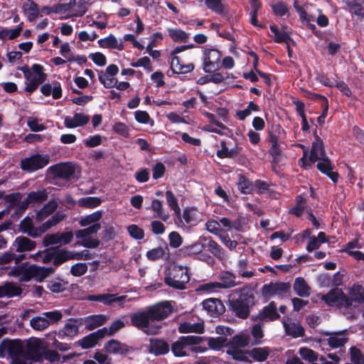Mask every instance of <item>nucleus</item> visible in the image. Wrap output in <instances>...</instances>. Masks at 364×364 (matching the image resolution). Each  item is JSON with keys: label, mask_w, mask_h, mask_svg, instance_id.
Returning <instances> with one entry per match:
<instances>
[{"label": "nucleus", "mask_w": 364, "mask_h": 364, "mask_svg": "<svg viewBox=\"0 0 364 364\" xmlns=\"http://www.w3.org/2000/svg\"><path fill=\"white\" fill-rule=\"evenodd\" d=\"M237 297L228 299V308L232 314L240 319H247L250 314L251 309L257 304L253 289L245 286L237 290Z\"/></svg>", "instance_id": "1"}, {"label": "nucleus", "mask_w": 364, "mask_h": 364, "mask_svg": "<svg viewBox=\"0 0 364 364\" xmlns=\"http://www.w3.org/2000/svg\"><path fill=\"white\" fill-rule=\"evenodd\" d=\"M204 339V337L199 336H182L171 343L170 349L177 358L188 356L189 352L204 353L207 348L199 346Z\"/></svg>", "instance_id": "2"}, {"label": "nucleus", "mask_w": 364, "mask_h": 364, "mask_svg": "<svg viewBox=\"0 0 364 364\" xmlns=\"http://www.w3.org/2000/svg\"><path fill=\"white\" fill-rule=\"evenodd\" d=\"M190 281V274L187 267L173 264L165 270L164 283L175 289L184 290Z\"/></svg>", "instance_id": "3"}, {"label": "nucleus", "mask_w": 364, "mask_h": 364, "mask_svg": "<svg viewBox=\"0 0 364 364\" xmlns=\"http://www.w3.org/2000/svg\"><path fill=\"white\" fill-rule=\"evenodd\" d=\"M23 343L20 339H3L0 343V357L8 355L11 358V364H26L23 358Z\"/></svg>", "instance_id": "4"}, {"label": "nucleus", "mask_w": 364, "mask_h": 364, "mask_svg": "<svg viewBox=\"0 0 364 364\" xmlns=\"http://www.w3.org/2000/svg\"><path fill=\"white\" fill-rule=\"evenodd\" d=\"M50 161L48 154H35L29 157L23 158L21 160L20 168L22 171L33 173L44 168Z\"/></svg>", "instance_id": "5"}, {"label": "nucleus", "mask_w": 364, "mask_h": 364, "mask_svg": "<svg viewBox=\"0 0 364 364\" xmlns=\"http://www.w3.org/2000/svg\"><path fill=\"white\" fill-rule=\"evenodd\" d=\"M44 350L45 348L40 339L29 341L26 345L25 350H23V358L26 361L42 362Z\"/></svg>", "instance_id": "6"}, {"label": "nucleus", "mask_w": 364, "mask_h": 364, "mask_svg": "<svg viewBox=\"0 0 364 364\" xmlns=\"http://www.w3.org/2000/svg\"><path fill=\"white\" fill-rule=\"evenodd\" d=\"M221 52L216 48H206L203 51V70L206 73L215 72L220 68Z\"/></svg>", "instance_id": "7"}, {"label": "nucleus", "mask_w": 364, "mask_h": 364, "mask_svg": "<svg viewBox=\"0 0 364 364\" xmlns=\"http://www.w3.org/2000/svg\"><path fill=\"white\" fill-rule=\"evenodd\" d=\"M280 318L277 312V306L274 301L264 306L257 314L252 315L250 320L253 322L261 321L263 323L274 321Z\"/></svg>", "instance_id": "8"}, {"label": "nucleus", "mask_w": 364, "mask_h": 364, "mask_svg": "<svg viewBox=\"0 0 364 364\" xmlns=\"http://www.w3.org/2000/svg\"><path fill=\"white\" fill-rule=\"evenodd\" d=\"M147 311L151 321H160L173 312V306L169 301H164L149 306Z\"/></svg>", "instance_id": "9"}, {"label": "nucleus", "mask_w": 364, "mask_h": 364, "mask_svg": "<svg viewBox=\"0 0 364 364\" xmlns=\"http://www.w3.org/2000/svg\"><path fill=\"white\" fill-rule=\"evenodd\" d=\"M48 170L55 178L65 180H70L75 173V167L72 162L59 163L50 166Z\"/></svg>", "instance_id": "10"}, {"label": "nucleus", "mask_w": 364, "mask_h": 364, "mask_svg": "<svg viewBox=\"0 0 364 364\" xmlns=\"http://www.w3.org/2000/svg\"><path fill=\"white\" fill-rule=\"evenodd\" d=\"M130 319L131 324L133 326L146 332V333L156 334L158 333L157 330L151 331L149 329V323L151 321L147 310L145 311H138L132 314Z\"/></svg>", "instance_id": "11"}, {"label": "nucleus", "mask_w": 364, "mask_h": 364, "mask_svg": "<svg viewBox=\"0 0 364 364\" xmlns=\"http://www.w3.org/2000/svg\"><path fill=\"white\" fill-rule=\"evenodd\" d=\"M291 285L288 282H270L262 286V295L264 297H270L273 295H282L289 291Z\"/></svg>", "instance_id": "12"}, {"label": "nucleus", "mask_w": 364, "mask_h": 364, "mask_svg": "<svg viewBox=\"0 0 364 364\" xmlns=\"http://www.w3.org/2000/svg\"><path fill=\"white\" fill-rule=\"evenodd\" d=\"M170 348L169 343L164 338L154 337L149 340L147 350L150 354L160 356L168 353Z\"/></svg>", "instance_id": "13"}, {"label": "nucleus", "mask_w": 364, "mask_h": 364, "mask_svg": "<svg viewBox=\"0 0 364 364\" xmlns=\"http://www.w3.org/2000/svg\"><path fill=\"white\" fill-rule=\"evenodd\" d=\"M127 298L126 295L117 296L114 294H91L87 296V299L91 301L102 302L107 306L112 305L113 303H118L120 306H122V304L127 301Z\"/></svg>", "instance_id": "14"}, {"label": "nucleus", "mask_w": 364, "mask_h": 364, "mask_svg": "<svg viewBox=\"0 0 364 364\" xmlns=\"http://www.w3.org/2000/svg\"><path fill=\"white\" fill-rule=\"evenodd\" d=\"M107 334V327H103L97 331L90 333L79 340L77 343L82 349H89L95 346L97 342L103 338Z\"/></svg>", "instance_id": "15"}, {"label": "nucleus", "mask_w": 364, "mask_h": 364, "mask_svg": "<svg viewBox=\"0 0 364 364\" xmlns=\"http://www.w3.org/2000/svg\"><path fill=\"white\" fill-rule=\"evenodd\" d=\"M104 349L106 352L111 354H119L121 355H126L134 351L132 346L126 343H121L118 340L111 339L104 345Z\"/></svg>", "instance_id": "16"}, {"label": "nucleus", "mask_w": 364, "mask_h": 364, "mask_svg": "<svg viewBox=\"0 0 364 364\" xmlns=\"http://www.w3.org/2000/svg\"><path fill=\"white\" fill-rule=\"evenodd\" d=\"M11 274L19 277L21 282H28L32 278H35L34 264L28 265V262H23L14 267Z\"/></svg>", "instance_id": "17"}, {"label": "nucleus", "mask_w": 364, "mask_h": 364, "mask_svg": "<svg viewBox=\"0 0 364 364\" xmlns=\"http://www.w3.org/2000/svg\"><path fill=\"white\" fill-rule=\"evenodd\" d=\"M317 161V169L323 174L327 176L334 183H337L339 178V174L338 172L333 171V165L329 158L326 156Z\"/></svg>", "instance_id": "18"}, {"label": "nucleus", "mask_w": 364, "mask_h": 364, "mask_svg": "<svg viewBox=\"0 0 364 364\" xmlns=\"http://www.w3.org/2000/svg\"><path fill=\"white\" fill-rule=\"evenodd\" d=\"M203 307L208 311L212 316H219L225 311V307L219 299H205L202 303Z\"/></svg>", "instance_id": "19"}, {"label": "nucleus", "mask_w": 364, "mask_h": 364, "mask_svg": "<svg viewBox=\"0 0 364 364\" xmlns=\"http://www.w3.org/2000/svg\"><path fill=\"white\" fill-rule=\"evenodd\" d=\"M325 156H326V153L323 141L320 137H317V141L312 143L309 161L311 163H315L317 160Z\"/></svg>", "instance_id": "20"}, {"label": "nucleus", "mask_w": 364, "mask_h": 364, "mask_svg": "<svg viewBox=\"0 0 364 364\" xmlns=\"http://www.w3.org/2000/svg\"><path fill=\"white\" fill-rule=\"evenodd\" d=\"M90 121L88 115L82 113H75L73 117H66L64 124L67 128L74 129L87 124Z\"/></svg>", "instance_id": "21"}, {"label": "nucleus", "mask_w": 364, "mask_h": 364, "mask_svg": "<svg viewBox=\"0 0 364 364\" xmlns=\"http://www.w3.org/2000/svg\"><path fill=\"white\" fill-rule=\"evenodd\" d=\"M22 292V288L16 285L13 282H6L2 286H0V298L5 296L12 298L20 296Z\"/></svg>", "instance_id": "22"}, {"label": "nucleus", "mask_w": 364, "mask_h": 364, "mask_svg": "<svg viewBox=\"0 0 364 364\" xmlns=\"http://www.w3.org/2000/svg\"><path fill=\"white\" fill-rule=\"evenodd\" d=\"M218 282L221 289H230L237 285L236 275L230 271H221L218 275Z\"/></svg>", "instance_id": "23"}, {"label": "nucleus", "mask_w": 364, "mask_h": 364, "mask_svg": "<svg viewBox=\"0 0 364 364\" xmlns=\"http://www.w3.org/2000/svg\"><path fill=\"white\" fill-rule=\"evenodd\" d=\"M270 353V349L267 346L264 347H255L250 350H246V354L248 357L253 359L257 362H264L269 357Z\"/></svg>", "instance_id": "24"}, {"label": "nucleus", "mask_w": 364, "mask_h": 364, "mask_svg": "<svg viewBox=\"0 0 364 364\" xmlns=\"http://www.w3.org/2000/svg\"><path fill=\"white\" fill-rule=\"evenodd\" d=\"M51 250H54L53 265L55 267H58L68 260L73 259V251L60 249L58 247H51Z\"/></svg>", "instance_id": "25"}, {"label": "nucleus", "mask_w": 364, "mask_h": 364, "mask_svg": "<svg viewBox=\"0 0 364 364\" xmlns=\"http://www.w3.org/2000/svg\"><path fill=\"white\" fill-rule=\"evenodd\" d=\"M146 257L151 261H156L159 259L167 260L170 257V252L168 245L151 249L146 252Z\"/></svg>", "instance_id": "26"}, {"label": "nucleus", "mask_w": 364, "mask_h": 364, "mask_svg": "<svg viewBox=\"0 0 364 364\" xmlns=\"http://www.w3.org/2000/svg\"><path fill=\"white\" fill-rule=\"evenodd\" d=\"M107 321V318L103 314L90 315L84 318L85 328L88 331H92L96 328L104 325Z\"/></svg>", "instance_id": "27"}, {"label": "nucleus", "mask_w": 364, "mask_h": 364, "mask_svg": "<svg viewBox=\"0 0 364 364\" xmlns=\"http://www.w3.org/2000/svg\"><path fill=\"white\" fill-rule=\"evenodd\" d=\"M97 43L102 48L117 49L119 50L124 49L123 43H119L117 38L113 34H109L106 38H100L98 40Z\"/></svg>", "instance_id": "28"}, {"label": "nucleus", "mask_w": 364, "mask_h": 364, "mask_svg": "<svg viewBox=\"0 0 364 364\" xmlns=\"http://www.w3.org/2000/svg\"><path fill=\"white\" fill-rule=\"evenodd\" d=\"M58 208V203L51 200L48 201L43 207L39 210L36 214V220L37 222H42L50 215L53 213Z\"/></svg>", "instance_id": "29"}, {"label": "nucleus", "mask_w": 364, "mask_h": 364, "mask_svg": "<svg viewBox=\"0 0 364 364\" xmlns=\"http://www.w3.org/2000/svg\"><path fill=\"white\" fill-rule=\"evenodd\" d=\"M30 4L25 3L22 6V10L24 15L27 17L29 22H33L39 16L38 5L33 1H29Z\"/></svg>", "instance_id": "30"}, {"label": "nucleus", "mask_w": 364, "mask_h": 364, "mask_svg": "<svg viewBox=\"0 0 364 364\" xmlns=\"http://www.w3.org/2000/svg\"><path fill=\"white\" fill-rule=\"evenodd\" d=\"M16 251L19 252L31 251L36 247V242L25 236H18L15 240Z\"/></svg>", "instance_id": "31"}, {"label": "nucleus", "mask_w": 364, "mask_h": 364, "mask_svg": "<svg viewBox=\"0 0 364 364\" xmlns=\"http://www.w3.org/2000/svg\"><path fill=\"white\" fill-rule=\"evenodd\" d=\"M40 90L45 96H50L52 94L54 100H58L62 97V88L60 82H57L53 87L50 83L43 85Z\"/></svg>", "instance_id": "32"}, {"label": "nucleus", "mask_w": 364, "mask_h": 364, "mask_svg": "<svg viewBox=\"0 0 364 364\" xmlns=\"http://www.w3.org/2000/svg\"><path fill=\"white\" fill-rule=\"evenodd\" d=\"M293 289L296 294L301 297H306L310 295V287L303 277H296L294 280Z\"/></svg>", "instance_id": "33"}, {"label": "nucleus", "mask_w": 364, "mask_h": 364, "mask_svg": "<svg viewBox=\"0 0 364 364\" xmlns=\"http://www.w3.org/2000/svg\"><path fill=\"white\" fill-rule=\"evenodd\" d=\"M178 331L181 333H203L204 331V325L201 323H191L190 322H183L178 326Z\"/></svg>", "instance_id": "34"}, {"label": "nucleus", "mask_w": 364, "mask_h": 364, "mask_svg": "<svg viewBox=\"0 0 364 364\" xmlns=\"http://www.w3.org/2000/svg\"><path fill=\"white\" fill-rule=\"evenodd\" d=\"M349 299H352V305L353 302L358 304L364 303V287L360 284H355L349 289Z\"/></svg>", "instance_id": "35"}, {"label": "nucleus", "mask_w": 364, "mask_h": 364, "mask_svg": "<svg viewBox=\"0 0 364 364\" xmlns=\"http://www.w3.org/2000/svg\"><path fill=\"white\" fill-rule=\"evenodd\" d=\"M344 334V331L334 332L327 338V343L332 348H337L343 346L348 341L346 336H341Z\"/></svg>", "instance_id": "36"}, {"label": "nucleus", "mask_w": 364, "mask_h": 364, "mask_svg": "<svg viewBox=\"0 0 364 364\" xmlns=\"http://www.w3.org/2000/svg\"><path fill=\"white\" fill-rule=\"evenodd\" d=\"M237 188L242 193L251 194L255 191L254 182L244 175H239Z\"/></svg>", "instance_id": "37"}, {"label": "nucleus", "mask_w": 364, "mask_h": 364, "mask_svg": "<svg viewBox=\"0 0 364 364\" xmlns=\"http://www.w3.org/2000/svg\"><path fill=\"white\" fill-rule=\"evenodd\" d=\"M286 333L296 338L303 337L305 333L304 327L299 323H284Z\"/></svg>", "instance_id": "38"}, {"label": "nucleus", "mask_w": 364, "mask_h": 364, "mask_svg": "<svg viewBox=\"0 0 364 364\" xmlns=\"http://www.w3.org/2000/svg\"><path fill=\"white\" fill-rule=\"evenodd\" d=\"M203 249V244L200 242H196L189 245H184L180 249V252L183 256H192L200 254Z\"/></svg>", "instance_id": "39"}, {"label": "nucleus", "mask_w": 364, "mask_h": 364, "mask_svg": "<svg viewBox=\"0 0 364 364\" xmlns=\"http://www.w3.org/2000/svg\"><path fill=\"white\" fill-rule=\"evenodd\" d=\"M281 132H284L279 124H272L267 128V140L271 144H279Z\"/></svg>", "instance_id": "40"}, {"label": "nucleus", "mask_w": 364, "mask_h": 364, "mask_svg": "<svg viewBox=\"0 0 364 364\" xmlns=\"http://www.w3.org/2000/svg\"><path fill=\"white\" fill-rule=\"evenodd\" d=\"M47 79V75L43 73L38 76H34L28 83H26L24 90L30 94L36 91L39 85L45 82Z\"/></svg>", "instance_id": "41"}, {"label": "nucleus", "mask_w": 364, "mask_h": 364, "mask_svg": "<svg viewBox=\"0 0 364 364\" xmlns=\"http://www.w3.org/2000/svg\"><path fill=\"white\" fill-rule=\"evenodd\" d=\"M23 23H21L17 27L12 29L1 28L0 29V39L13 40L18 37L23 30Z\"/></svg>", "instance_id": "42"}, {"label": "nucleus", "mask_w": 364, "mask_h": 364, "mask_svg": "<svg viewBox=\"0 0 364 364\" xmlns=\"http://www.w3.org/2000/svg\"><path fill=\"white\" fill-rule=\"evenodd\" d=\"M27 198L31 203H42L48 199V193L46 189L31 191L28 193Z\"/></svg>", "instance_id": "43"}, {"label": "nucleus", "mask_w": 364, "mask_h": 364, "mask_svg": "<svg viewBox=\"0 0 364 364\" xmlns=\"http://www.w3.org/2000/svg\"><path fill=\"white\" fill-rule=\"evenodd\" d=\"M35 278L36 282H42L44 279L53 274L55 269L53 267H38L34 264Z\"/></svg>", "instance_id": "44"}, {"label": "nucleus", "mask_w": 364, "mask_h": 364, "mask_svg": "<svg viewBox=\"0 0 364 364\" xmlns=\"http://www.w3.org/2000/svg\"><path fill=\"white\" fill-rule=\"evenodd\" d=\"M30 325L33 329L42 331L50 326V322L44 316H35L30 321Z\"/></svg>", "instance_id": "45"}, {"label": "nucleus", "mask_w": 364, "mask_h": 364, "mask_svg": "<svg viewBox=\"0 0 364 364\" xmlns=\"http://www.w3.org/2000/svg\"><path fill=\"white\" fill-rule=\"evenodd\" d=\"M334 306L341 310H347L355 308L356 305H352V299H350L349 297L343 291L341 294H339L338 299H337Z\"/></svg>", "instance_id": "46"}, {"label": "nucleus", "mask_w": 364, "mask_h": 364, "mask_svg": "<svg viewBox=\"0 0 364 364\" xmlns=\"http://www.w3.org/2000/svg\"><path fill=\"white\" fill-rule=\"evenodd\" d=\"M344 2L352 14L360 18L364 17V7L361 4L358 3L355 0H346Z\"/></svg>", "instance_id": "47"}, {"label": "nucleus", "mask_w": 364, "mask_h": 364, "mask_svg": "<svg viewBox=\"0 0 364 364\" xmlns=\"http://www.w3.org/2000/svg\"><path fill=\"white\" fill-rule=\"evenodd\" d=\"M342 291L343 290L337 287L332 289L326 294H323L321 299L327 305L334 306L335 303L337 299H338L339 294H341Z\"/></svg>", "instance_id": "48"}, {"label": "nucleus", "mask_w": 364, "mask_h": 364, "mask_svg": "<svg viewBox=\"0 0 364 364\" xmlns=\"http://www.w3.org/2000/svg\"><path fill=\"white\" fill-rule=\"evenodd\" d=\"M342 291L343 290L337 287L332 289L326 294H323L321 299L327 305L334 306L335 303L337 299H338L339 294H341Z\"/></svg>", "instance_id": "49"}, {"label": "nucleus", "mask_w": 364, "mask_h": 364, "mask_svg": "<svg viewBox=\"0 0 364 364\" xmlns=\"http://www.w3.org/2000/svg\"><path fill=\"white\" fill-rule=\"evenodd\" d=\"M168 35L174 42L186 43L189 38V34L178 28L168 29Z\"/></svg>", "instance_id": "50"}, {"label": "nucleus", "mask_w": 364, "mask_h": 364, "mask_svg": "<svg viewBox=\"0 0 364 364\" xmlns=\"http://www.w3.org/2000/svg\"><path fill=\"white\" fill-rule=\"evenodd\" d=\"M263 326V322L258 321V323L253 325L251 328V334L253 338L255 339V345H259L262 343V338L264 336Z\"/></svg>", "instance_id": "51"}, {"label": "nucleus", "mask_w": 364, "mask_h": 364, "mask_svg": "<svg viewBox=\"0 0 364 364\" xmlns=\"http://www.w3.org/2000/svg\"><path fill=\"white\" fill-rule=\"evenodd\" d=\"M226 353L232 355V358L235 360L252 363V360L246 355V350H242L237 348H230L227 350Z\"/></svg>", "instance_id": "52"}, {"label": "nucleus", "mask_w": 364, "mask_h": 364, "mask_svg": "<svg viewBox=\"0 0 364 364\" xmlns=\"http://www.w3.org/2000/svg\"><path fill=\"white\" fill-rule=\"evenodd\" d=\"M270 31L274 33V41L276 43H286L289 41H291V38L289 33L286 31L281 32L276 25H271L269 27Z\"/></svg>", "instance_id": "53"}, {"label": "nucleus", "mask_w": 364, "mask_h": 364, "mask_svg": "<svg viewBox=\"0 0 364 364\" xmlns=\"http://www.w3.org/2000/svg\"><path fill=\"white\" fill-rule=\"evenodd\" d=\"M102 203V200L100 198L89 196L85 198H82L79 200L78 204L80 207L87 208H95Z\"/></svg>", "instance_id": "54"}, {"label": "nucleus", "mask_w": 364, "mask_h": 364, "mask_svg": "<svg viewBox=\"0 0 364 364\" xmlns=\"http://www.w3.org/2000/svg\"><path fill=\"white\" fill-rule=\"evenodd\" d=\"M101 225L100 223H95L92 225L89 226L87 228L79 230L75 232V235L77 238L85 239L90 237V235L95 234L100 230Z\"/></svg>", "instance_id": "55"}, {"label": "nucleus", "mask_w": 364, "mask_h": 364, "mask_svg": "<svg viewBox=\"0 0 364 364\" xmlns=\"http://www.w3.org/2000/svg\"><path fill=\"white\" fill-rule=\"evenodd\" d=\"M151 209L154 212L155 218H159L163 220L164 221H167L169 218V215L168 214H164L163 210V205L162 202L158 199H154L151 201Z\"/></svg>", "instance_id": "56"}, {"label": "nucleus", "mask_w": 364, "mask_h": 364, "mask_svg": "<svg viewBox=\"0 0 364 364\" xmlns=\"http://www.w3.org/2000/svg\"><path fill=\"white\" fill-rule=\"evenodd\" d=\"M227 341L228 339L223 336L210 337L208 338V345L212 350H220L224 346H228Z\"/></svg>", "instance_id": "57"}, {"label": "nucleus", "mask_w": 364, "mask_h": 364, "mask_svg": "<svg viewBox=\"0 0 364 364\" xmlns=\"http://www.w3.org/2000/svg\"><path fill=\"white\" fill-rule=\"evenodd\" d=\"M64 335L69 337H74L78 333L79 327L77 324V320L70 318L63 327Z\"/></svg>", "instance_id": "58"}, {"label": "nucleus", "mask_w": 364, "mask_h": 364, "mask_svg": "<svg viewBox=\"0 0 364 364\" xmlns=\"http://www.w3.org/2000/svg\"><path fill=\"white\" fill-rule=\"evenodd\" d=\"M102 216V212L101 210H97L92 214L87 215L85 217L82 218L79 224L82 227H86L92 223H97Z\"/></svg>", "instance_id": "59"}, {"label": "nucleus", "mask_w": 364, "mask_h": 364, "mask_svg": "<svg viewBox=\"0 0 364 364\" xmlns=\"http://www.w3.org/2000/svg\"><path fill=\"white\" fill-rule=\"evenodd\" d=\"M166 199L168 206L175 213L178 215L181 214V208L178 204V200L171 191H166Z\"/></svg>", "instance_id": "60"}, {"label": "nucleus", "mask_w": 364, "mask_h": 364, "mask_svg": "<svg viewBox=\"0 0 364 364\" xmlns=\"http://www.w3.org/2000/svg\"><path fill=\"white\" fill-rule=\"evenodd\" d=\"M208 250L219 259H223L225 256L223 247L212 239L208 241Z\"/></svg>", "instance_id": "61"}, {"label": "nucleus", "mask_w": 364, "mask_h": 364, "mask_svg": "<svg viewBox=\"0 0 364 364\" xmlns=\"http://www.w3.org/2000/svg\"><path fill=\"white\" fill-rule=\"evenodd\" d=\"M299 353L304 360L309 362L313 363L318 360V353L311 348L306 347L300 348Z\"/></svg>", "instance_id": "62"}, {"label": "nucleus", "mask_w": 364, "mask_h": 364, "mask_svg": "<svg viewBox=\"0 0 364 364\" xmlns=\"http://www.w3.org/2000/svg\"><path fill=\"white\" fill-rule=\"evenodd\" d=\"M248 343V338L245 336L235 335L228 344L230 348H239L247 346Z\"/></svg>", "instance_id": "63"}, {"label": "nucleus", "mask_w": 364, "mask_h": 364, "mask_svg": "<svg viewBox=\"0 0 364 364\" xmlns=\"http://www.w3.org/2000/svg\"><path fill=\"white\" fill-rule=\"evenodd\" d=\"M350 361L354 364H364V356L360 349L355 346L350 348Z\"/></svg>", "instance_id": "64"}]
</instances>
